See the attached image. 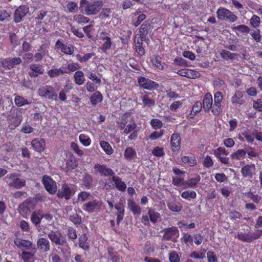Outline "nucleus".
I'll return each mask as SVG.
<instances>
[{"instance_id":"obj_1","label":"nucleus","mask_w":262,"mask_h":262,"mask_svg":"<svg viewBox=\"0 0 262 262\" xmlns=\"http://www.w3.org/2000/svg\"><path fill=\"white\" fill-rule=\"evenodd\" d=\"M118 124L120 129H124L123 134L127 135L130 133L128 138L129 140H135L137 138L138 133L136 130L137 125L133 118H132L130 121L122 119L121 121L118 123Z\"/></svg>"},{"instance_id":"obj_2","label":"nucleus","mask_w":262,"mask_h":262,"mask_svg":"<svg viewBox=\"0 0 262 262\" xmlns=\"http://www.w3.org/2000/svg\"><path fill=\"white\" fill-rule=\"evenodd\" d=\"M36 207L35 200L29 197L18 206V210L20 214L24 217H27Z\"/></svg>"},{"instance_id":"obj_3","label":"nucleus","mask_w":262,"mask_h":262,"mask_svg":"<svg viewBox=\"0 0 262 262\" xmlns=\"http://www.w3.org/2000/svg\"><path fill=\"white\" fill-rule=\"evenodd\" d=\"M8 128L10 130H14L19 126L23 121L22 113L20 111H11L7 118Z\"/></svg>"},{"instance_id":"obj_4","label":"nucleus","mask_w":262,"mask_h":262,"mask_svg":"<svg viewBox=\"0 0 262 262\" xmlns=\"http://www.w3.org/2000/svg\"><path fill=\"white\" fill-rule=\"evenodd\" d=\"M19 177L20 174L17 173L8 174L6 179H8L7 181L8 186L16 189L24 187L26 185V181L24 179H20Z\"/></svg>"},{"instance_id":"obj_5","label":"nucleus","mask_w":262,"mask_h":262,"mask_svg":"<svg viewBox=\"0 0 262 262\" xmlns=\"http://www.w3.org/2000/svg\"><path fill=\"white\" fill-rule=\"evenodd\" d=\"M103 204L101 200L95 199L84 204L82 208L83 210L89 213H97L103 209Z\"/></svg>"},{"instance_id":"obj_6","label":"nucleus","mask_w":262,"mask_h":262,"mask_svg":"<svg viewBox=\"0 0 262 262\" xmlns=\"http://www.w3.org/2000/svg\"><path fill=\"white\" fill-rule=\"evenodd\" d=\"M103 3L101 1L88 3L84 8V12L88 15H95L100 11Z\"/></svg>"},{"instance_id":"obj_7","label":"nucleus","mask_w":262,"mask_h":262,"mask_svg":"<svg viewBox=\"0 0 262 262\" xmlns=\"http://www.w3.org/2000/svg\"><path fill=\"white\" fill-rule=\"evenodd\" d=\"M217 18L220 20H229L230 22H234L237 20V17L230 10L221 8L216 12Z\"/></svg>"},{"instance_id":"obj_8","label":"nucleus","mask_w":262,"mask_h":262,"mask_svg":"<svg viewBox=\"0 0 262 262\" xmlns=\"http://www.w3.org/2000/svg\"><path fill=\"white\" fill-rule=\"evenodd\" d=\"M29 11V8L27 5H20L15 10L13 15V21L15 23H19L21 22L23 20V18L25 17Z\"/></svg>"},{"instance_id":"obj_9","label":"nucleus","mask_w":262,"mask_h":262,"mask_svg":"<svg viewBox=\"0 0 262 262\" xmlns=\"http://www.w3.org/2000/svg\"><path fill=\"white\" fill-rule=\"evenodd\" d=\"M262 235V230H257L254 232L239 233L237 235L238 238L246 242H251L253 240L259 238Z\"/></svg>"},{"instance_id":"obj_10","label":"nucleus","mask_w":262,"mask_h":262,"mask_svg":"<svg viewBox=\"0 0 262 262\" xmlns=\"http://www.w3.org/2000/svg\"><path fill=\"white\" fill-rule=\"evenodd\" d=\"M223 96L221 92H217L214 94V103L211 112L214 115H218L222 111V102Z\"/></svg>"},{"instance_id":"obj_11","label":"nucleus","mask_w":262,"mask_h":262,"mask_svg":"<svg viewBox=\"0 0 262 262\" xmlns=\"http://www.w3.org/2000/svg\"><path fill=\"white\" fill-rule=\"evenodd\" d=\"M21 61V59L19 57L6 58L1 61V66L5 70H11L14 67L20 64Z\"/></svg>"},{"instance_id":"obj_12","label":"nucleus","mask_w":262,"mask_h":262,"mask_svg":"<svg viewBox=\"0 0 262 262\" xmlns=\"http://www.w3.org/2000/svg\"><path fill=\"white\" fill-rule=\"evenodd\" d=\"M138 83L140 87L149 91L157 89L159 87V84L157 82L143 77L138 78Z\"/></svg>"},{"instance_id":"obj_13","label":"nucleus","mask_w":262,"mask_h":262,"mask_svg":"<svg viewBox=\"0 0 262 262\" xmlns=\"http://www.w3.org/2000/svg\"><path fill=\"white\" fill-rule=\"evenodd\" d=\"M179 236V232L176 227H171L164 230L163 239L166 241L171 240L174 242L177 240Z\"/></svg>"},{"instance_id":"obj_14","label":"nucleus","mask_w":262,"mask_h":262,"mask_svg":"<svg viewBox=\"0 0 262 262\" xmlns=\"http://www.w3.org/2000/svg\"><path fill=\"white\" fill-rule=\"evenodd\" d=\"M14 243L20 249L35 250V248L32 247V243L30 241L17 237L14 239Z\"/></svg>"},{"instance_id":"obj_15","label":"nucleus","mask_w":262,"mask_h":262,"mask_svg":"<svg viewBox=\"0 0 262 262\" xmlns=\"http://www.w3.org/2000/svg\"><path fill=\"white\" fill-rule=\"evenodd\" d=\"M74 192L70 189L67 184H64L57 193V196L60 198H64L66 200H69L74 194Z\"/></svg>"},{"instance_id":"obj_16","label":"nucleus","mask_w":262,"mask_h":262,"mask_svg":"<svg viewBox=\"0 0 262 262\" xmlns=\"http://www.w3.org/2000/svg\"><path fill=\"white\" fill-rule=\"evenodd\" d=\"M43 217L47 219L49 217V214H43L42 211H35L33 212L31 215V221L35 226H37L40 223L41 220Z\"/></svg>"},{"instance_id":"obj_17","label":"nucleus","mask_w":262,"mask_h":262,"mask_svg":"<svg viewBox=\"0 0 262 262\" xmlns=\"http://www.w3.org/2000/svg\"><path fill=\"white\" fill-rule=\"evenodd\" d=\"M30 71L28 72L31 77H36L38 75L43 74L44 69L42 66L37 64H32L30 66Z\"/></svg>"},{"instance_id":"obj_18","label":"nucleus","mask_w":262,"mask_h":262,"mask_svg":"<svg viewBox=\"0 0 262 262\" xmlns=\"http://www.w3.org/2000/svg\"><path fill=\"white\" fill-rule=\"evenodd\" d=\"M213 105L212 95L209 93L206 94L203 100V108L205 112H208L210 109L212 110Z\"/></svg>"},{"instance_id":"obj_19","label":"nucleus","mask_w":262,"mask_h":262,"mask_svg":"<svg viewBox=\"0 0 262 262\" xmlns=\"http://www.w3.org/2000/svg\"><path fill=\"white\" fill-rule=\"evenodd\" d=\"M31 145L34 150L41 152L44 150L46 143L43 139L37 138L32 140L31 141Z\"/></svg>"},{"instance_id":"obj_20","label":"nucleus","mask_w":262,"mask_h":262,"mask_svg":"<svg viewBox=\"0 0 262 262\" xmlns=\"http://www.w3.org/2000/svg\"><path fill=\"white\" fill-rule=\"evenodd\" d=\"M181 140L180 136L178 133H174L171 135L170 144L172 151L178 150L180 149Z\"/></svg>"},{"instance_id":"obj_21","label":"nucleus","mask_w":262,"mask_h":262,"mask_svg":"<svg viewBox=\"0 0 262 262\" xmlns=\"http://www.w3.org/2000/svg\"><path fill=\"white\" fill-rule=\"evenodd\" d=\"M94 168L96 171L99 172L101 175L110 176L114 174L113 170L104 165L96 164L95 165Z\"/></svg>"},{"instance_id":"obj_22","label":"nucleus","mask_w":262,"mask_h":262,"mask_svg":"<svg viewBox=\"0 0 262 262\" xmlns=\"http://www.w3.org/2000/svg\"><path fill=\"white\" fill-rule=\"evenodd\" d=\"M177 74L180 76L191 79L195 78L199 75V73L196 71L191 69H181L178 71Z\"/></svg>"},{"instance_id":"obj_23","label":"nucleus","mask_w":262,"mask_h":262,"mask_svg":"<svg viewBox=\"0 0 262 262\" xmlns=\"http://www.w3.org/2000/svg\"><path fill=\"white\" fill-rule=\"evenodd\" d=\"M254 171V165H246L241 169L242 174L244 178H252Z\"/></svg>"},{"instance_id":"obj_24","label":"nucleus","mask_w":262,"mask_h":262,"mask_svg":"<svg viewBox=\"0 0 262 262\" xmlns=\"http://www.w3.org/2000/svg\"><path fill=\"white\" fill-rule=\"evenodd\" d=\"M56 48L60 49L65 54L71 55L74 52V47L71 45L67 46L61 43L59 40L56 43Z\"/></svg>"},{"instance_id":"obj_25","label":"nucleus","mask_w":262,"mask_h":262,"mask_svg":"<svg viewBox=\"0 0 262 262\" xmlns=\"http://www.w3.org/2000/svg\"><path fill=\"white\" fill-rule=\"evenodd\" d=\"M243 93L240 91H236L233 96L231 97V100L233 104L242 105L245 101L243 99Z\"/></svg>"},{"instance_id":"obj_26","label":"nucleus","mask_w":262,"mask_h":262,"mask_svg":"<svg viewBox=\"0 0 262 262\" xmlns=\"http://www.w3.org/2000/svg\"><path fill=\"white\" fill-rule=\"evenodd\" d=\"M124 158L127 161H135L137 158L136 151L132 147H127L124 150Z\"/></svg>"},{"instance_id":"obj_27","label":"nucleus","mask_w":262,"mask_h":262,"mask_svg":"<svg viewBox=\"0 0 262 262\" xmlns=\"http://www.w3.org/2000/svg\"><path fill=\"white\" fill-rule=\"evenodd\" d=\"M50 240L57 245H63L66 243V241L63 238H60L59 233H56L51 232L50 233Z\"/></svg>"},{"instance_id":"obj_28","label":"nucleus","mask_w":262,"mask_h":262,"mask_svg":"<svg viewBox=\"0 0 262 262\" xmlns=\"http://www.w3.org/2000/svg\"><path fill=\"white\" fill-rule=\"evenodd\" d=\"M73 77L74 82L78 85H82L85 80L84 73L82 71H76Z\"/></svg>"},{"instance_id":"obj_29","label":"nucleus","mask_w":262,"mask_h":262,"mask_svg":"<svg viewBox=\"0 0 262 262\" xmlns=\"http://www.w3.org/2000/svg\"><path fill=\"white\" fill-rule=\"evenodd\" d=\"M161 59V57L158 55L154 56L151 59L152 65L159 70H163L164 68Z\"/></svg>"},{"instance_id":"obj_30","label":"nucleus","mask_w":262,"mask_h":262,"mask_svg":"<svg viewBox=\"0 0 262 262\" xmlns=\"http://www.w3.org/2000/svg\"><path fill=\"white\" fill-rule=\"evenodd\" d=\"M128 207L134 214L139 215L141 212V209L133 200L128 201Z\"/></svg>"},{"instance_id":"obj_31","label":"nucleus","mask_w":262,"mask_h":262,"mask_svg":"<svg viewBox=\"0 0 262 262\" xmlns=\"http://www.w3.org/2000/svg\"><path fill=\"white\" fill-rule=\"evenodd\" d=\"M112 180L115 183L117 189L121 191H124L126 189V185L120 178L116 176H113Z\"/></svg>"},{"instance_id":"obj_32","label":"nucleus","mask_w":262,"mask_h":262,"mask_svg":"<svg viewBox=\"0 0 262 262\" xmlns=\"http://www.w3.org/2000/svg\"><path fill=\"white\" fill-rule=\"evenodd\" d=\"M246 155V151L244 149H238L232 152L230 157L233 160H241L244 159Z\"/></svg>"},{"instance_id":"obj_33","label":"nucleus","mask_w":262,"mask_h":262,"mask_svg":"<svg viewBox=\"0 0 262 262\" xmlns=\"http://www.w3.org/2000/svg\"><path fill=\"white\" fill-rule=\"evenodd\" d=\"M103 96L98 91L95 92L91 97L90 101L93 105H96L102 101Z\"/></svg>"},{"instance_id":"obj_34","label":"nucleus","mask_w":262,"mask_h":262,"mask_svg":"<svg viewBox=\"0 0 262 262\" xmlns=\"http://www.w3.org/2000/svg\"><path fill=\"white\" fill-rule=\"evenodd\" d=\"M33 252L23 251L21 255V258L24 262H33V257L36 252L35 250H32Z\"/></svg>"},{"instance_id":"obj_35","label":"nucleus","mask_w":262,"mask_h":262,"mask_svg":"<svg viewBox=\"0 0 262 262\" xmlns=\"http://www.w3.org/2000/svg\"><path fill=\"white\" fill-rule=\"evenodd\" d=\"M38 247L45 251L49 249V242L48 240L45 238H39L37 242Z\"/></svg>"},{"instance_id":"obj_36","label":"nucleus","mask_w":262,"mask_h":262,"mask_svg":"<svg viewBox=\"0 0 262 262\" xmlns=\"http://www.w3.org/2000/svg\"><path fill=\"white\" fill-rule=\"evenodd\" d=\"M100 145L106 154L110 155L113 153L114 150L108 142L101 141Z\"/></svg>"},{"instance_id":"obj_37","label":"nucleus","mask_w":262,"mask_h":262,"mask_svg":"<svg viewBox=\"0 0 262 262\" xmlns=\"http://www.w3.org/2000/svg\"><path fill=\"white\" fill-rule=\"evenodd\" d=\"M14 98V103L18 107L23 106L26 104H30L31 102L25 99L22 96L15 95Z\"/></svg>"},{"instance_id":"obj_38","label":"nucleus","mask_w":262,"mask_h":262,"mask_svg":"<svg viewBox=\"0 0 262 262\" xmlns=\"http://www.w3.org/2000/svg\"><path fill=\"white\" fill-rule=\"evenodd\" d=\"M73 20L78 24L83 25L89 22L90 19L82 14H77L73 16Z\"/></svg>"},{"instance_id":"obj_39","label":"nucleus","mask_w":262,"mask_h":262,"mask_svg":"<svg viewBox=\"0 0 262 262\" xmlns=\"http://www.w3.org/2000/svg\"><path fill=\"white\" fill-rule=\"evenodd\" d=\"M182 161L184 164H187L190 166H194L196 163V160L194 156H183L182 158Z\"/></svg>"},{"instance_id":"obj_40","label":"nucleus","mask_w":262,"mask_h":262,"mask_svg":"<svg viewBox=\"0 0 262 262\" xmlns=\"http://www.w3.org/2000/svg\"><path fill=\"white\" fill-rule=\"evenodd\" d=\"M172 184L176 186H181L184 189L185 181L184 178L181 176L173 177L172 178Z\"/></svg>"},{"instance_id":"obj_41","label":"nucleus","mask_w":262,"mask_h":262,"mask_svg":"<svg viewBox=\"0 0 262 262\" xmlns=\"http://www.w3.org/2000/svg\"><path fill=\"white\" fill-rule=\"evenodd\" d=\"M88 240L87 236L85 234H83L79 237V247L83 250H88L89 248L88 243L86 242Z\"/></svg>"},{"instance_id":"obj_42","label":"nucleus","mask_w":262,"mask_h":262,"mask_svg":"<svg viewBox=\"0 0 262 262\" xmlns=\"http://www.w3.org/2000/svg\"><path fill=\"white\" fill-rule=\"evenodd\" d=\"M200 177L199 176L194 178H191L186 181H185L184 189H187L188 188H193L195 186V185L200 182Z\"/></svg>"},{"instance_id":"obj_43","label":"nucleus","mask_w":262,"mask_h":262,"mask_svg":"<svg viewBox=\"0 0 262 262\" xmlns=\"http://www.w3.org/2000/svg\"><path fill=\"white\" fill-rule=\"evenodd\" d=\"M9 37L10 43L13 48H16L20 44L19 38L15 33H9Z\"/></svg>"},{"instance_id":"obj_44","label":"nucleus","mask_w":262,"mask_h":262,"mask_svg":"<svg viewBox=\"0 0 262 262\" xmlns=\"http://www.w3.org/2000/svg\"><path fill=\"white\" fill-rule=\"evenodd\" d=\"M243 135L248 143H252L254 140L255 132L248 130L244 132Z\"/></svg>"},{"instance_id":"obj_45","label":"nucleus","mask_w":262,"mask_h":262,"mask_svg":"<svg viewBox=\"0 0 262 262\" xmlns=\"http://www.w3.org/2000/svg\"><path fill=\"white\" fill-rule=\"evenodd\" d=\"M206 250L205 249L201 250L198 252L195 251L192 252L189 254V257L195 259H203L205 257Z\"/></svg>"},{"instance_id":"obj_46","label":"nucleus","mask_w":262,"mask_h":262,"mask_svg":"<svg viewBox=\"0 0 262 262\" xmlns=\"http://www.w3.org/2000/svg\"><path fill=\"white\" fill-rule=\"evenodd\" d=\"M141 98L144 106L150 107L155 105V101L147 95L143 96Z\"/></svg>"},{"instance_id":"obj_47","label":"nucleus","mask_w":262,"mask_h":262,"mask_svg":"<svg viewBox=\"0 0 262 262\" xmlns=\"http://www.w3.org/2000/svg\"><path fill=\"white\" fill-rule=\"evenodd\" d=\"M67 169L68 170L75 169L77 166V162L74 157H71L67 161Z\"/></svg>"},{"instance_id":"obj_48","label":"nucleus","mask_w":262,"mask_h":262,"mask_svg":"<svg viewBox=\"0 0 262 262\" xmlns=\"http://www.w3.org/2000/svg\"><path fill=\"white\" fill-rule=\"evenodd\" d=\"M79 139L80 143L84 146H88L91 143V139L88 135L80 134L79 136Z\"/></svg>"},{"instance_id":"obj_49","label":"nucleus","mask_w":262,"mask_h":262,"mask_svg":"<svg viewBox=\"0 0 262 262\" xmlns=\"http://www.w3.org/2000/svg\"><path fill=\"white\" fill-rule=\"evenodd\" d=\"M260 24V17L256 15H253L250 19V24L254 28H257L259 27Z\"/></svg>"},{"instance_id":"obj_50","label":"nucleus","mask_w":262,"mask_h":262,"mask_svg":"<svg viewBox=\"0 0 262 262\" xmlns=\"http://www.w3.org/2000/svg\"><path fill=\"white\" fill-rule=\"evenodd\" d=\"M181 196L187 200H190L191 199H195L196 194L195 191L192 190L185 191L182 193Z\"/></svg>"},{"instance_id":"obj_51","label":"nucleus","mask_w":262,"mask_h":262,"mask_svg":"<svg viewBox=\"0 0 262 262\" xmlns=\"http://www.w3.org/2000/svg\"><path fill=\"white\" fill-rule=\"evenodd\" d=\"M64 73H68V71L64 70V68L54 69L50 70V77H57Z\"/></svg>"},{"instance_id":"obj_52","label":"nucleus","mask_w":262,"mask_h":262,"mask_svg":"<svg viewBox=\"0 0 262 262\" xmlns=\"http://www.w3.org/2000/svg\"><path fill=\"white\" fill-rule=\"evenodd\" d=\"M231 29L233 31L237 30L243 33H248L250 32V28L244 25H240L236 27H233L231 28Z\"/></svg>"},{"instance_id":"obj_53","label":"nucleus","mask_w":262,"mask_h":262,"mask_svg":"<svg viewBox=\"0 0 262 262\" xmlns=\"http://www.w3.org/2000/svg\"><path fill=\"white\" fill-rule=\"evenodd\" d=\"M151 127L155 129H158L163 126L162 122L158 119H152L150 122Z\"/></svg>"},{"instance_id":"obj_54","label":"nucleus","mask_w":262,"mask_h":262,"mask_svg":"<svg viewBox=\"0 0 262 262\" xmlns=\"http://www.w3.org/2000/svg\"><path fill=\"white\" fill-rule=\"evenodd\" d=\"M167 206L170 210L174 212H179L182 209V206L174 202H170L168 203Z\"/></svg>"},{"instance_id":"obj_55","label":"nucleus","mask_w":262,"mask_h":262,"mask_svg":"<svg viewBox=\"0 0 262 262\" xmlns=\"http://www.w3.org/2000/svg\"><path fill=\"white\" fill-rule=\"evenodd\" d=\"M148 214L150 221L153 223H155L160 216V214L158 212H156L151 209L148 210Z\"/></svg>"},{"instance_id":"obj_56","label":"nucleus","mask_w":262,"mask_h":262,"mask_svg":"<svg viewBox=\"0 0 262 262\" xmlns=\"http://www.w3.org/2000/svg\"><path fill=\"white\" fill-rule=\"evenodd\" d=\"M91 197V194L90 193L86 192L85 191L81 192L78 195V200L82 202L90 200Z\"/></svg>"},{"instance_id":"obj_57","label":"nucleus","mask_w":262,"mask_h":262,"mask_svg":"<svg viewBox=\"0 0 262 262\" xmlns=\"http://www.w3.org/2000/svg\"><path fill=\"white\" fill-rule=\"evenodd\" d=\"M221 57L225 60H227L228 59H232L234 58L235 54L234 53H232L230 52L223 50L220 53Z\"/></svg>"},{"instance_id":"obj_58","label":"nucleus","mask_w":262,"mask_h":262,"mask_svg":"<svg viewBox=\"0 0 262 262\" xmlns=\"http://www.w3.org/2000/svg\"><path fill=\"white\" fill-rule=\"evenodd\" d=\"M70 147L78 156L81 157L84 154L83 151L79 148L78 145L75 142L71 143Z\"/></svg>"},{"instance_id":"obj_59","label":"nucleus","mask_w":262,"mask_h":262,"mask_svg":"<svg viewBox=\"0 0 262 262\" xmlns=\"http://www.w3.org/2000/svg\"><path fill=\"white\" fill-rule=\"evenodd\" d=\"M228 154V151L225 149V148L220 147L217 148L214 151V155L217 158H220L222 155H227Z\"/></svg>"},{"instance_id":"obj_60","label":"nucleus","mask_w":262,"mask_h":262,"mask_svg":"<svg viewBox=\"0 0 262 262\" xmlns=\"http://www.w3.org/2000/svg\"><path fill=\"white\" fill-rule=\"evenodd\" d=\"M10 16V13L6 10H2L0 11V21L3 22L5 20H9Z\"/></svg>"},{"instance_id":"obj_61","label":"nucleus","mask_w":262,"mask_h":262,"mask_svg":"<svg viewBox=\"0 0 262 262\" xmlns=\"http://www.w3.org/2000/svg\"><path fill=\"white\" fill-rule=\"evenodd\" d=\"M152 154L156 157H161L164 155L163 148L159 146L155 147L152 150Z\"/></svg>"},{"instance_id":"obj_62","label":"nucleus","mask_w":262,"mask_h":262,"mask_svg":"<svg viewBox=\"0 0 262 262\" xmlns=\"http://www.w3.org/2000/svg\"><path fill=\"white\" fill-rule=\"evenodd\" d=\"M112 42L111 38L103 41V43L101 47V49L104 52H106L112 46Z\"/></svg>"},{"instance_id":"obj_63","label":"nucleus","mask_w":262,"mask_h":262,"mask_svg":"<svg viewBox=\"0 0 262 262\" xmlns=\"http://www.w3.org/2000/svg\"><path fill=\"white\" fill-rule=\"evenodd\" d=\"M67 10L71 13H74L78 10L77 4L75 2H70L66 6Z\"/></svg>"},{"instance_id":"obj_64","label":"nucleus","mask_w":262,"mask_h":262,"mask_svg":"<svg viewBox=\"0 0 262 262\" xmlns=\"http://www.w3.org/2000/svg\"><path fill=\"white\" fill-rule=\"evenodd\" d=\"M169 259L170 262H180V257L178 254L175 251L169 253Z\"/></svg>"}]
</instances>
